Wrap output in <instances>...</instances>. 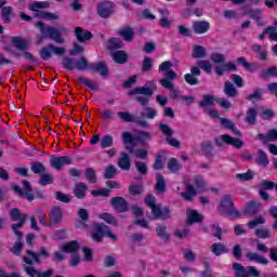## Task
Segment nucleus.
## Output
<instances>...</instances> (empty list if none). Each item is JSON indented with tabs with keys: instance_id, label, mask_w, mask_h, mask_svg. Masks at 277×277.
I'll return each instance as SVG.
<instances>
[{
	"instance_id": "obj_63",
	"label": "nucleus",
	"mask_w": 277,
	"mask_h": 277,
	"mask_svg": "<svg viewBox=\"0 0 277 277\" xmlns=\"http://www.w3.org/2000/svg\"><path fill=\"white\" fill-rule=\"evenodd\" d=\"M116 172H117L116 166L109 164L108 167H106L104 171V176L105 179H114L116 175Z\"/></svg>"
},
{
	"instance_id": "obj_50",
	"label": "nucleus",
	"mask_w": 277,
	"mask_h": 277,
	"mask_svg": "<svg viewBox=\"0 0 277 277\" xmlns=\"http://www.w3.org/2000/svg\"><path fill=\"white\" fill-rule=\"evenodd\" d=\"M261 79H269L272 77H277V67H269L260 72Z\"/></svg>"
},
{
	"instance_id": "obj_13",
	"label": "nucleus",
	"mask_w": 277,
	"mask_h": 277,
	"mask_svg": "<svg viewBox=\"0 0 277 277\" xmlns=\"http://www.w3.org/2000/svg\"><path fill=\"white\" fill-rule=\"evenodd\" d=\"M235 207V203L233 202V196L230 195H225L221 199L219 206H217V211L221 213V215H224L227 213L229 210H232Z\"/></svg>"
},
{
	"instance_id": "obj_43",
	"label": "nucleus",
	"mask_w": 277,
	"mask_h": 277,
	"mask_svg": "<svg viewBox=\"0 0 277 277\" xmlns=\"http://www.w3.org/2000/svg\"><path fill=\"white\" fill-rule=\"evenodd\" d=\"M210 60L213 64H224L226 62V55L215 51L210 54Z\"/></svg>"
},
{
	"instance_id": "obj_62",
	"label": "nucleus",
	"mask_w": 277,
	"mask_h": 277,
	"mask_svg": "<svg viewBox=\"0 0 277 277\" xmlns=\"http://www.w3.org/2000/svg\"><path fill=\"white\" fill-rule=\"evenodd\" d=\"M255 235L260 239H269V237H272V232L267 228H259L255 230Z\"/></svg>"
},
{
	"instance_id": "obj_14",
	"label": "nucleus",
	"mask_w": 277,
	"mask_h": 277,
	"mask_svg": "<svg viewBox=\"0 0 277 277\" xmlns=\"http://www.w3.org/2000/svg\"><path fill=\"white\" fill-rule=\"evenodd\" d=\"M27 256H24V263L27 265H34V263H39L40 259H47L49 256V253L47 250L42 249L39 254H36L31 251H26Z\"/></svg>"
},
{
	"instance_id": "obj_19",
	"label": "nucleus",
	"mask_w": 277,
	"mask_h": 277,
	"mask_svg": "<svg viewBox=\"0 0 277 277\" xmlns=\"http://www.w3.org/2000/svg\"><path fill=\"white\" fill-rule=\"evenodd\" d=\"M13 189L16 194L23 196V198H26V200H34V194L31 193V188L29 187V182H23V189H21V187L18 186H14Z\"/></svg>"
},
{
	"instance_id": "obj_46",
	"label": "nucleus",
	"mask_w": 277,
	"mask_h": 277,
	"mask_svg": "<svg viewBox=\"0 0 277 277\" xmlns=\"http://www.w3.org/2000/svg\"><path fill=\"white\" fill-rule=\"evenodd\" d=\"M259 209H261V203L256 201H251L246 206L245 213H248L249 215H254V213L259 212Z\"/></svg>"
},
{
	"instance_id": "obj_15",
	"label": "nucleus",
	"mask_w": 277,
	"mask_h": 277,
	"mask_svg": "<svg viewBox=\"0 0 277 277\" xmlns=\"http://www.w3.org/2000/svg\"><path fill=\"white\" fill-rule=\"evenodd\" d=\"M70 163H72V160L68 158V156L50 158V166H52V168L55 170H61L64 168V166H70Z\"/></svg>"
},
{
	"instance_id": "obj_20",
	"label": "nucleus",
	"mask_w": 277,
	"mask_h": 277,
	"mask_svg": "<svg viewBox=\"0 0 277 277\" xmlns=\"http://www.w3.org/2000/svg\"><path fill=\"white\" fill-rule=\"evenodd\" d=\"M117 116H119V118L121 120H123L124 122H136L141 127H148L147 121H142L138 118L134 117L133 115H131L127 111H119V113H117Z\"/></svg>"
},
{
	"instance_id": "obj_30",
	"label": "nucleus",
	"mask_w": 277,
	"mask_h": 277,
	"mask_svg": "<svg viewBox=\"0 0 277 277\" xmlns=\"http://www.w3.org/2000/svg\"><path fill=\"white\" fill-rule=\"evenodd\" d=\"M247 16H250L258 25L263 26L265 25V22H263V11L258 9V10H249L246 12Z\"/></svg>"
},
{
	"instance_id": "obj_41",
	"label": "nucleus",
	"mask_w": 277,
	"mask_h": 277,
	"mask_svg": "<svg viewBox=\"0 0 277 277\" xmlns=\"http://www.w3.org/2000/svg\"><path fill=\"white\" fill-rule=\"evenodd\" d=\"M156 235L162 239V241H170V233L166 225H158L156 228Z\"/></svg>"
},
{
	"instance_id": "obj_10",
	"label": "nucleus",
	"mask_w": 277,
	"mask_h": 277,
	"mask_svg": "<svg viewBox=\"0 0 277 277\" xmlns=\"http://www.w3.org/2000/svg\"><path fill=\"white\" fill-rule=\"evenodd\" d=\"M236 277H259L261 273L253 266L243 267L239 263L233 264Z\"/></svg>"
},
{
	"instance_id": "obj_49",
	"label": "nucleus",
	"mask_w": 277,
	"mask_h": 277,
	"mask_svg": "<svg viewBox=\"0 0 277 277\" xmlns=\"http://www.w3.org/2000/svg\"><path fill=\"white\" fill-rule=\"evenodd\" d=\"M98 217L103 222H106V224H110L111 226H118V221L116 220V217H114V215L109 213H100Z\"/></svg>"
},
{
	"instance_id": "obj_21",
	"label": "nucleus",
	"mask_w": 277,
	"mask_h": 277,
	"mask_svg": "<svg viewBox=\"0 0 277 277\" xmlns=\"http://www.w3.org/2000/svg\"><path fill=\"white\" fill-rule=\"evenodd\" d=\"M211 29V24L207 21H197L193 23V31L197 35L207 34Z\"/></svg>"
},
{
	"instance_id": "obj_37",
	"label": "nucleus",
	"mask_w": 277,
	"mask_h": 277,
	"mask_svg": "<svg viewBox=\"0 0 277 277\" xmlns=\"http://www.w3.org/2000/svg\"><path fill=\"white\" fill-rule=\"evenodd\" d=\"M192 56L196 60L207 57V48L202 45H194Z\"/></svg>"
},
{
	"instance_id": "obj_17",
	"label": "nucleus",
	"mask_w": 277,
	"mask_h": 277,
	"mask_svg": "<svg viewBox=\"0 0 277 277\" xmlns=\"http://www.w3.org/2000/svg\"><path fill=\"white\" fill-rule=\"evenodd\" d=\"M265 36H267L269 40L277 42V19H274L273 25L268 26L263 34L259 36V40H264Z\"/></svg>"
},
{
	"instance_id": "obj_53",
	"label": "nucleus",
	"mask_w": 277,
	"mask_h": 277,
	"mask_svg": "<svg viewBox=\"0 0 277 277\" xmlns=\"http://www.w3.org/2000/svg\"><path fill=\"white\" fill-rule=\"evenodd\" d=\"M123 44L124 43L122 42V40L113 38L107 41L106 47L109 50H114V49H122Z\"/></svg>"
},
{
	"instance_id": "obj_38",
	"label": "nucleus",
	"mask_w": 277,
	"mask_h": 277,
	"mask_svg": "<svg viewBox=\"0 0 277 277\" xmlns=\"http://www.w3.org/2000/svg\"><path fill=\"white\" fill-rule=\"evenodd\" d=\"M119 36H121L127 42H132L133 38H135V32L130 26H128L119 30Z\"/></svg>"
},
{
	"instance_id": "obj_23",
	"label": "nucleus",
	"mask_w": 277,
	"mask_h": 277,
	"mask_svg": "<svg viewBox=\"0 0 277 277\" xmlns=\"http://www.w3.org/2000/svg\"><path fill=\"white\" fill-rule=\"evenodd\" d=\"M131 157L127 153L122 151L117 160V166L124 171L131 170Z\"/></svg>"
},
{
	"instance_id": "obj_11",
	"label": "nucleus",
	"mask_w": 277,
	"mask_h": 277,
	"mask_svg": "<svg viewBox=\"0 0 277 277\" xmlns=\"http://www.w3.org/2000/svg\"><path fill=\"white\" fill-rule=\"evenodd\" d=\"M160 131L166 135L167 144H169V146H173V148H181V142L172 136L174 135L172 128L166 123H161Z\"/></svg>"
},
{
	"instance_id": "obj_3",
	"label": "nucleus",
	"mask_w": 277,
	"mask_h": 277,
	"mask_svg": "<svg viewBox=\"0 0 277 277\" xmlns=\"http://www.w3.org/2000/svg\"><path fill=\"white\" fill-rule=\"evenodd\" d=\"M81 248V245H79V241L72 240L69 242H65L61 250L62 252H65V254H69V266L70 267H77L79 263H81V255H79V250Z\"/></svg>"
},
{
	"instance_id": "obj_7",
	"label": "nucleus",
	"mask_w": 277,
	"mask_h": 277,
	"mask_svg": "<svg viewBox=\"0 0 277 277\" xmlns=\"http://www.w3.org/2000/svg\"><path fill=\"white\" fill-rule=\"evenodd\" d=\"M108 237L110 241H118V236L109 229V226L105 224H94V232L91 234V238L94 241H103V237Z\"/></svg>"
},
{
	"instance_id": "obj_56",
	"label": "nucleus",
	"mask_w": 277,
	"mask_h": 277,
	"mask_svg": "<svg viewBox=\"0 0 277 277\" xmlns=\"http://www.w3.org/2000/svg\"><path fill=\"white\" fill-rule=\"evenodd\" d=\"M195 185L197 187V192H207V181L201 176L195 177Z\"/></svg>"
},
{
	"instance_id": "obj_57",
	"label": "nucleus",
	"mask_w": 277,
	"mask_h": 277,
	"mask_svg": "<svg viewBox=\"0 0 277 277\" xmlns=\"http://www.w3.org/2000/svg\"><path fill=\"white\" fill-rule=\"evenodd\" d=\"M253 51L256 53L259 60H267V52L259 44L253 45Z\"/></svg>"
},
{
	"instance_id": "obj_12",
	"label": "nucleus",
	"mask_w": 277,
	"mask_h": 277,
	"mask_svg": "<svg viewBox=\"0 0 277 277\" xmlns=\"http://www.w3.org/2000/svg\"><path fill=\"white\" fill-rule=\"evenodd\" d=\"M115 10L116 5L110 1H104L97 5V14L102 18H109V16L114 14Z\"/></svg>"
},
{
	"instance_id": "obj_42",
	"label": "nucleus",
	"mask_w": 277,
	"mask_h": 277,
	"mask_svg": "<svg viewBox=\"0 0 277 277\" xmlns=\"http://www.w3.org/2000/svg\"><path fill=\"white\" fill-rule=\"evenodd\" d=\"M197 65L199 68H201V70H203V72H207L208 75L213 72V63H211L209 60L198 61Z\"/></svg>"
},
{
	"instance_id": "obj_22",
	"label": "nucleus",
	"mask_w": 277,
	"mask_h": 277,
	"mask_svg": "<svg viewBox=\"0 0 277 277\" xmlns=\"http://www.w3.org/2000/svg\"><path fill=\"white\" fill-rule=\"evenodd\" d=\"M205 216L198 212V210H187L186 211V222L187 224H197L198 222H202Z\"/></svg>"
},
{
	"instance_id": "obj_33",
	"label": "nucleus",
	"mask_w": 277,
	"mask_h": 277,
	"mask_svg": "<svg viewBox=\"0 0 277 277\" xmlns=\"http://www.w3.org/2000/svg\"><path fill=\"white\" fill-rule=\"evenodd\" d=\"M258 140H260L261 142H264V144H266V142H276L277 141V130L276 129L269 130L266 135L259 134Z\"/></svg>"
},
{
	"instance_id": "obj_60",
	"label": "nucleus",
	"mask_w": 277,
	"mask_h": 277,
	"mask_svg": "<svg viewBox=\"0 0 277 277\" xmlns=\"http://www.w3.org/2000/svg\"><path fill=\"white\" fill-rule=\"evenodd\" d=\"M142 116L143 118H148V120H155V118H157V109L147 107Z\"/></svg>"
},
{
	"instance_id": "obj_25",
	"label": "nucleus",
	"mask_w": 277,
	"mask_h": 277,
	"mask_svg": "<svg viewBox=\"0 0 277 277\" xmlns=\"http://www.w3.org/2000/svg\"><path fill=\"white\" fill-rule=\"evenodd\" d=\"M111 205L115 210H117L119 213H124V211H128L127 201L122 197H115L111 199Z\"/></svg>"
},
{
	"instance_id": "obj_47",
	"label": "nucleus",
	"mask_w": 277,
	"mask_h": 277,
	"mask_svg": "<svg viewBox=\"0 0 277 277\" xmlns=\"http://www.w3.org/2000/svg\"><path fill=\"white\" fill-rule=\"evenodd\" d=\"M181 196L184 200L190 201L196 196V188L190 184H186V193H181Z\"/></svg>"
},
{
	"instance_id": "obj_9",
	"label": "nucleus",
	"mask_w": 277,
	"mask_h": 277,
	"mask_svg": "<svg viewBox=\"0 0 277 277\" xmlns=\"http://www.w3.org/2000/svg\"><path fill=\"white\" fill-rule=\"evenodd\" d=\"M215 144L217 146H224V144H226L227 146H233L237 149L243 148V141H241V138L233 137L228 134L217 136L215 138Z\"/></svg>"
},
{
	"instance_id": "obj_2",
	"label": "nucleus",
	"mask_w": 277,
	"mask_h": 277,
	"mask_svg": "<svg viewBox=\"0 0 277 277\" xmlns=\"http://www.w3.org/2000/svg\"><path fill=\"white\" fill-rule=\"evenodd\" d=\"M172 68V62L166 61L160 64L159 66V72H166L164 76L166 78L160 79L159 83L162 85V88H166L167 90H171L172 92H176L174 89V81L179 76L174 72V70H170Z\"/></svg>"
},
{
	"instance_id": "obj_52",
	"label": "nucleus",
	"mask_w": 277,
	"mask_h": 277,
	"mask_svg": "<svg viewBox=\"0 0 277 277\" xmlns=\"http://www.w3.org/2000/svg\"><path fill=\"white\" fill-rule=\"evenodd\" d=\"M136 137L138 142H142V144H146V142L153 140V134L147 131H136Z\"/></svg>"
},
{
	"instance_id": "obj_59",
	"label": "nucleus",
	"mask_w": 277,
	"mask_h": 277,
	"mask_svg": "<svg viewBox=\"0 0 277 277\" xmlns=\"http://www.w3.org/2000/svg\"><path fill=\"white\" fill-rule=\"evenodd\" d=\"M236 179L238 181H252L254 179V172L249 170L245 173H238L236 174Z\"/></svg>"
},
{
	"instance_id": "obj_48",
	"label": "nucleus",
	"mask_w": 277,
	"mask_h": 277,
	"mask_svg": "<svg viewBox=\"0 0 277 277\" xmlns=\"http://www.w3.org/2000/svg\"><path fill=\"white\" fill-rule=\"evenodd\" d=\"M247 259L253 261L254 263H260L261 265H267V259L259 255V253H247Z\"/></svg>"
},
{
	"instance_id": "obj_45",
	"label": "nucleus",
	"mask_w": 277,
	"mask_h": 277,
	"mask_svg": "<svg viewBox=\"0 0 277 277\" xmlns=\"http://www.w3.org/2000/svg\"><path fill=\"white\" fill-rule=\"evenodd\" d=\"M211 252H213L215 256H221V254H226V252H228V249L226 248V246L216 242L211 246Z\"/></svg>"
},
{
	"instance_id": "obj_4",
	"label": "nucleus",
	"mask_w": 277,
	"mask_h": 277,
	"mask_svg": "<svg viewBox=\"0 0 277 277\" xmlns=\"http://www.w3.org/2000/svg\"><path fill=\"white\" fill-rule=\"evenodd\" d=\"M29 48V40L23 39L22 37L14 36L10 38V42H5L3 45V49L6 53H10V55H14L15 57H18L17 51H27Z\"/></svg>"
},
{
	"instance_id": "obj_44",
	"label": "nucleus",
	"mask_w": 277,
	"mask_h": 277,
	"mask_svg": "<svg viewBox=\"0 0 277 277\" xmlns=\"http://www.w3.org/2000/svg\"><path fill=\"white\" fill-rule=\"evenodd\" d=\"M121 140H122L127 150H130L133 148V134L132 133L122 132Z\"/></svg>"
},
{
	"instance_id": "obj_54",
	"label": "nucleus",
	"mask_w": 277,
	"mask_h": 277,
	"mask_svg": "<svg viewBox=\"0 0 277 277\" xmlns=\"http://www.w3.org/2000/svg\"><path fill=\"white\" fill-rule=\"evenodd\" d=\"M101 148H111L114 146V136L111 135H105L100 141Z\"/></svg>"
},
{
	"instance_id": "obj_35",
	"label": "nucleus",
	"mask_w": 277,
	"mask_h": 277,
	"mask_svg": "<svg viewBox=\"0 0 277 277\" xmlns=\"http://www.w3.org/2000/svg\"><path fill=\"white\" fill-rule=\"evenodd\" d=\"M259 116V110L256 108H249L246 114V122L248 124L254 126L256 124V118Z\"/></svg>"
},
{
	"instance_id": "obj_6",
	"label": "nucleus",
	"mask_w": 277,
	"mask_h": 277,
	"mask_svg": "<svg viewBox=\"0 0 277 277\" xmlns=\"http://www.w3.org/2000/svg\"><path fill=\"white\" fill-rule=\"evenodd\" d=\"M37 28L43 34L44 36H48L51 38V40H54V42H57L58 44H64V38H62V34H66V28H53L50 26L44 27V23L38 22L35 24Z\"/></svg>"
},
{
	"instance_id": "obj_26",
	"label": "nucleus",
	"mask_w": 277,
	"mask_h": 277,
	"mask_svg": "<svg viewBox=\"0 0 277 277\" xmlns=\"http://www.w3.org/2000/svg\"><path fill=\"white\" fill-rule=\"evenodd\" d=\"M129 154L134 155L136 159H141L143 161H146V159H148V149L146 147H132L129 150Z\"/></svg>"
},
{
	"instance_id": "obj_61",
	"label": "nucleus",
	"mask_w": 277,
	"mask_h": 277,
	"mask_svg": "<svg viewBox=\"0 0 277 277\" xmlns=\"http://www.w3.org/2000/svg\"><path fill=\"white\" fill-rule=\"evenodd\" d=\"M167 166L170 172H179V169L181 168V163L179 162V160H176V158L170 159Z\"/></svg>"
},
{
	"instance_id": "obj_36",
	"label": "nucleus",
	"mask_w": 277,
	"mask_h": 277,
	"mask_svg": "<svg viewBox=\"0 0 277 277\" xmlns=\"http://www.w3.org/2000/svg\"><path fill=\"white\" fill-rule=\"evenodd\" d=\"M12 12H13L12 6H3L1 9L2 21L6 25H9V23H12V17L14 16V13Z\"/></svg>"
},
{
	"instance_id": "obj_24",
	"label": "nucleus",
	"mask_w": 277,
	"mask_h": 277,
	"mask_svg": "<svg viewBox=\"0 0 277 277\" xmlns=\"http://www.w3.org/2000/svg\"><path fill=\"white\" fill-rule=\"evenodd\" d=\"M24 271L29 277H52L53 276V271H47V272L40 273L34 266H26Z\"/></svg>"
},
{
	"instance_id": "obj_58",
	"label": "nucleus",
	"mask_w": 277,
	"mask_h": 277,
	"mask_svg": "<svg viewBox=\"0 0 277 277\" xmlns=\"http://www.w3.org/2000/svg\"><path fill=\"white\" fill-rule=\"evenodd\" d=\"M260 116L263 120H272V118H274V110H272V108L263 107L261 108Z\"/></svg>"
},
{
	"instance_id": "obj_64",
	"label": "nucleus",
	"mask_w": 277,
	"mask_h": 277,
	"mask_svg": "<svg viewBox=\"0 0 277 277\" xmlns=\"http://www.w3.org/2000/svg\"><path fill=\"white\" fill-rule=\"evenodd\" d=\"M80 83L90 88V90H98V84L88 78H79Z\"/></svg>"
},
{
	"instance_id": "obj_28",
	"label": "nucleus",
	"mask_w": 277,
	"mask_h": 277,
	"mask_svg": "<svg viewBox=\"0 0 277 277\" xmlns=\"http://www.w3.org/2000/svg\"><path fill=\"white\" fill-rule=\"evenodd\" d=\"M220 122L224 129H228V131H232V133H234V135H241V131H239V129H237V126L235 124V122H233V120L226 119V118H221Z\"/></svg>"
},
{
	"instance_id": "obj_8",
	"label": "nucleus",
	"mask_w": 277,
	"mask_h": 277,
	"mask_svg": "<svg viewBox=\"0 0 277 277\" xmlns=\"http://www.w3.org/2000/svg\"><path fill=\"white\" fill-rule=\"evenodd\" d=\"M9 215L13 222H18L12 225L13 233H15L16 237H22L18 228H23V226H25V222H27V214L21 213L18 208H13L9 211Z\"/></svg>"
},
{
	"instance_id": "obj_39",
	"label": "nucleus",
	"mask_w": 277,
	"mask_h": 277,
	"mask_svg": "<svg viewBox=\"0 0 277 277\" xmlns=\"http://www.w3.org/2000/svg\"><path fill=\"white\" fill-rule=\"evenodd\" d=\"M75 34H76V38H77V40H79V42H85L87 40H90V38H92V32H90L88 30H83L79 27L76 28Z\"/></svg>"
},
{
	"instance_id": "obj_55",
	"label": "nucleus",
	"mask_w": 277,
	"mask_h": 277,
	"mask_svg": "<svg viewBox=\"0 0 277 277\" xmlns=\"http://www.w3.org/2000/svg\"><path fill=\"white\" fill-rule=\"evenodd\" d=\"M224 92H225L226 96H229V97L237 96V89L230 82H225Z\"/></svg>"
},
{
	"instance_id": "obj_34",
	"label": "nucleus",
	"mask_w": 277,
	"mask_h": 277,
	"mask_svg": "<svg viewBox=\"0 0 277 277\" xmlns=\"http://www.w3.org/2000/svg\"><path fill=\"white\" fill-rule=\"evenodd\" d=\"M88 192V186L83 183H78L74 187V195L80 200L85 198V193Z\"/></svg>"
},
{
	"instance_id": "obj_29",
	"label": "nucleus",
	"mask_w": 277,
	"mask_h": 277,
	"mask_svg": "<svg viewBox=\"0 0 277 277\" xmlns=\"http://www.w3.org/2000/svg\"><path fill=\"white\" fill-rule=\"evenodd\" d=\"M255 163L256 166H260V168H267V166H269V157H267L266 153L259 149L255 157Z\"/></svg>"
},
{
	"instance_id": "obj_27",
	"label": "nucleus",
	"mask_w": 277,
	"mask_h": 277,
	"mask_svg": "<svg viewBox=\"0 0 277 277\" xmlns=\"http://www.w3.org/2000/svg\"><path fill=\"white\" fill-rule=\"evenodd\" d=\"M50 6H51V3H49L48 1H43V2L35 1L29 4L28 9L30 10V12H35V15L38 16L40 12H43L40 10H47V8H50Z\"/></svg>"
},
{
	"instance_id": "obj_32",
	"label": "nucleus",
	"mask_w": 277,
	"mask_h": 277,
	"mask_svg": "<svg viewBox=\"0 0 277 277\" xmlns=\"http://www.w3.org/2000/svg\"><path fill=\"white\" fill-rule=\"evenodd\" d=\"M217 103V98L213 95H203L201 102L199 103L200 107L203 108V110L210 109Z\"/></svg>"
},
{
	"instance_id": "obj_5",
	"label": "nucleus",
	"mask_w": 277,
	"mask_h": 277,
	"mask_svg": "<svg viewBox=\"0 0 277 277\" xmlns=\"http://www.w3.org/2000/svg\"><path fill=\"white\" fill-rule=\"evenodd\" d=\"M145 205L151 209V213L156 220H170L172 211L168 208L156 206V200L153 195H148L145 198Z\"/></svg>"
},
{
	"instance_id": "obj_40",
	"label": "nucleus",
	"mask_w": 277,
	"mask_h": 277,
	"mask_svg": "<svg viewBox=\"0 0 277 277\" xmlns=\"http://www.w3.org/2000/svg\"><path fill=\"white\" fill-rule=\"evenodd\" d=\"M163 166H166V153L160 151L156 156L154 170H163Z\"/></svg>"
},
{
	"instance_id": "obj_1",
	"label": "nucleus",
	"mask_w": 277,
	"mask_h": 277,
	"mask_svg": "<svg viewBox=\"0 0 277 277\" xmlns=\"http://www.w3.org/2000/svg\"><path fill=\"white\" fill-rule=\"evenodd\" d=\"M155 90H157V84L155 82L150 81L147 82L144 87H136L129 91L130 96H135V101L137 103H141V105H148V101H150V97L155 93Z\"/></svg>"
},
{
	"instance_id": "obj_16",
	"label": "nucleus",
	"mask_w": 277,
	"mask_h": 277,
	"mask_svg": "<svg viewBox=\"0 0 277 277\" xmlns=\"http://www.w3.org/2000/svg\"><path fill=\"white\" fill-rule=\"evenodd\" d=\"M64 219V211L60 207H53L49 212L50 226H55L60 224Z\"/></svg>"
},
{
	"instance_id": "obj_18",
	"label": "nucleus",
	"mask_w": 277,
	"mask_h": 277,
	"mask_svg": "<svg viewBox=\"0 0 277 277\" xmlns=\"http://www.w3.org/2000/svg\"><path fill=\"white\" fill-rule=\"evenodd\" d=\"M215 75H217V77H222V75L226 74V72H235V70H237V64L235 62H229V63H225L222 65H217L215 68Z\"/></svg>"
},
{
	"instance_id": "obj_51",
	"label": "nucleus",
	"mask_w": 277,
	"mask_h": 277,
	"mask_svg": "<svg viewBox=\"0 0 277 277\" xmlns=\"http://www.w3.org/2000/svg\"><path fill=\"white\" fill-rule=\"evenodd\" d=\"M156 192L157 194H163L166 192V180L162 175H156Z\"/></svg>"
},
{
	"instance_id": "obj_31",
	"label": "nucleus",
	"mask_w": 277,
	"mask_h": 277,
	"mask_svg": "<svg viewBox=\"0 0 277 277\" xmlns=\"http://www.w3.org/2000/svg\"><path fill=\"white\" fill-rule=\"evenodd\" d=\"M113 61L116 64H127V60H129V54L124 51H115L110 54Z\"/></svg>"
}]
</instances>
